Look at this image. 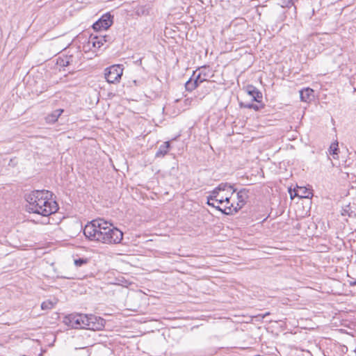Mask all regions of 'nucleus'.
<instances>
[{
  "label": "nucleus",
  "mask_w": 356,
  "mask_h": 356,
  "mask_svg": "<svg viewBox=\"0 0 356 356\" xmlns=\"http://www.w3.org/2000/svg\"><path fill=\"white\" fill-rule=\"evenodd\" d=\"M83 234L90 241L104 244H118L123 238L122 231L100 218L88 222L84 227Z\"/></svg>",
  "instance_id": "1"
},
{
  "label": "nucleus",
  "mask_w": 356,
  "mask_h": 356,
  "mask_svg": "<svg viewBox=\"0 0 356 356\" xmlns=\"http://www.w3.org/2000/svg\"><path fill=\"white\" fill-rule=\"evenodd\" d=\"M52 193L46 190L34 191L26 195L27 210L29 212L48 216L57 211L58 207L51 199Z\"/></svg>",
  "instance_id": "2"
},
{
  "label": "nucleus",
  "mask_w": 356,
  "mask_h": 356,
  "mask_svg": "<svg viewBox=\"0 0 356 356\" xmlns=\"http://www.w3.org/2000/svg\"><path fill=\"white\" fill-rule=\"evenodd\" d=\"M228 189H230L231 195H233L236 189L234 187V186L228 184V183H221L217 187H216L212 191L209 193V200H215L218 204H222L224 202L226 203V205L229 204L230 196L222 197L221 195L220 192L227 191Z\"/></svg>",
  "instance_id": "3"
},
{
  "label": "nucleus",
  "mask_w": 356,
  "mask_h": 356,
  "mask_svg": "<svg viewBox=\"0 0 356 356\" xmlns=\"http://www.w3.org/2000/svg\"><path fill=\"white\" fill-rule=\"evenodd\" d=\"M249 190L247 188H241L236 193L237 202L236 204L230 203L224 207V214L233 215L237 213L246 204L247 200L249 197Z\"/></svg>",
  "instance_id": "4"
},
{
  "label": "nucleus",
  "mask_w": 356,
  "mask_h": 356,
  "mask_svg": "<svg viewBox=\"0 0 356 356\" xmlns=\"http://www.w3.org/2000/svg\"><path fill=\"white\" fill-rule=\"evenodd\" d=\"M123 74V67L120 65H113L106 67L104 70V76L109 83H119Z\"/></svg>",
  "instance_id": "5"
},
{
  "label": "nucleus",
  "mask_w": 356,
  "mask_h": 356,
  "mask_svg": "<svg viewBox=\"0 0 356 356\" xmlns=\"http://www.w3.org/2000/svg\"><path fill=\"white\" fill-rule=\"evenodd\" d=\"M87 314H71L65 318L64 322L73 328H85Z\"/></svg>",
  "instance_id": "6"
},
{
  "label": "nucleus",
  "mask_w": 356,
  "mask_h": 356,
  "mask_svg": "<svg viewBox=\"0 0 356 356\" xmlns=\"http://www.w3.org/2000/svg\"><path fill=\"white\" fill-rule=\"evenodd\" d=\"M104 324L105 321L102 318L92 314H87L86 329L91 330H100L104 327Z\"/></svg>",
  "instance_id": "7"
},
{
  "label": "nucleus",
  "mask_w": 356,
  "mask_h": 356,
  "mask_svg": "<svg viewBox=\"0 0 356 356\" xmlns=\"http://www.w3.org/2000/svg\"><path fill=\"white\" fill-rule=\"evenodd\" d=\"M113 24L112 17L110 14L104 15L99 20L93 24L94 30L99 31L108 29Z\"/></svg>",
  "instance_id": "8"
},
{
  "label": "nucleus",
  "mask_w": 356,
  "mask_h": 356,
  "mask_svg": "<svg viewBox=\"0 0 356 356\" xmlns=\"http://www.w3.org/2000/svg\"><path fill=\"white\" fill-rule=\"evenodd\" d=\"M152 2L151 1H148L143 4L138 5L135 8L134 11L136 15L138 16H147L152 10Z\"/></svg>",
  "instance_id": "9"
},
{
  "label": "nucleus",
  "mask_w": 356,
  "mask_h": 356,
  "mask_svg": "<svg viewBox=\"0 0 356 356\" xmlns=\"http://www.w3.org/2000/svg\"><path fill=\"white\" fill-rule=\"evenodd\" d=\"M196 72L197 71L193 72V77L195 80L198 81L199 85L202 82L207 81V78L209 77V70L205 66L199 69V73L197 75Z\"/></svg>",
  "instance_id": "10"
},
{
  "label": "nucleus",
  "mask_w": 356,
  "mask_h": 356,
  "mask_svg": "<svg viewBox=\"0 0 356 356\" xmlns=\"http://www.w3.org/2000/svg\"><path fill=\"white\" fill-rule=\"evenodd\" d=\"M247 92L251 97L252 99L260 103L262 99L261 92L253 86L247 87Z\"/></svg>",
  "instance_id": "11"
},
{
  "label": "nucleus",
  "mask_w": 356,
  "mask_h": 356,
  "mask_svg": "<svg viewBox=\"0 0 356 356\" xmlns=\"http://www.w3.org/2000/svg\"><path fill=\"white\" fill-rule=\"evenodd\" d=\"M106 35H91L90 38L89 43L92 44L95 48H100L104 42L107 41Z\"/></svg>",
  "instance_id": "12"
},
{
  "label": "nucleus",
  "mask_w": 356,
  "mask_h": 356,
  "mask_svg": "<svg viewBox=\"0 0 356 356\" xmlns=\"http://www.w3.org/2000/svg\"><path fill=\"white\" fill-rule=\"evenodd\" d=\"M300 97L302 102H310L314 97V90L309 88L302 89L300 91Z\"/></svg>",
  "instance_id": "13"
},
{
  "label": "nucleus",
  "mask_w": 356,
  "mask_h": 356,
  "mask_svg": "<svg viewBox=\"0 0 356 356\" xmlns=\"http://www.w3.org/2000/svg\"><path fill=\"white\" fill-rule=\"evenodd\" d=\"M63 109H57L54 111L51 114L48 115L46 118V120L48 123H54L63 113Z\"/></svg>",
  "instance_id": "14"
},
{
  "label": "nucleus",
  "mask_w": 356,
  "mask_h": 356,
  "mask_svg": "<svg viewBox=\"0 0 356 356\" xmlns=\"http://www.w3.org/2000/svg\"><path fill=\"white\" fill-rule=\"evenodd\" d=\"M170 146V142L167 141V142L163 143V144H162L159 147L158 151L156 153L155 156L158 157V158L163 157L168 152Z\"/></svg>",
  "instance_id": "15"
},
{
  "label": "nucleus",
  "mask_w": 356,
  "mask_h": 356,
  "mask_svg": "<svg viewBox=\"0 0 356 356\" xmlns=\"http://www.w3.org/2000/svg\"><path fill=\"white\" fill-rule=\"evenodd\" d=\"M198 86V81L195 80L194 78H191L185 84L186 90L189 92L194 90Z\"/></svg>",
  "instance_id": "16"
},
{
  "label": "nucleus",
  "mask_w": 356,
  "mask_h": 356,
  "mask_svg": "<svg viewBox=\"0 0 356 356\" xmlns=\"http://www.w3.org/2000/svg\"><path fill=\"white\" fill-rule=\"evenodd\" d=\"M54 303L51 300H46L42 302L41 308L43 310H49L54 307Z\"/></svg>",
  "instance_id": "17"
},
{
  "label": "nucleus",
  "mask_w": 356,
  "mask_h": 356,
  "mask_svg": "<svg viewBox=\"0 0 356 356\" xmlns=\"http://www.w3.org/2000/svg\"><path fill=\"white\" fill-rule=\"evenodd\" d=\"M300 191H302V194L300 195V197H305V198H309L312 196V193L311 191L307 189H304L302 187L299 188Z\"/></svg>",
  "instance_id": "18"
},
{
  "label": "nucleus",
  "mask_w": 356,
  "mask_h": 356,
  "mask_svg": "<svg viewBox=\"0 0 356 356\" xmlns=\"http://www.w3.org/2000/svg\"><path fill=\"white\" fill-rule=\"evenodd\" d=\"M88 261V259H85V258H79V259H74V264L76 266H81L86 264H87Z\"/></svg>",
  "instance_id": "19"
},
{
  "label": "nucleus",
  "mask_w": 356,
  "mask_h": 356,
  "mask_svg": "<svg viewBox=\"0 0 356 356\" xmlns=\"http://www.w3.org/2000/svg\"><path fill=\"white\" fill-rule=\"evenodd\" d=\"M293 4V0H284L282 7H289Z\"/></svg>",
  "instance_id": "20"
},
{
  "label": "nucleus",
  "mask_w": 356,
  "mask_h": 356,
  "mask_svg": "<svg viewBox=\"0 0 356 356\" xmlns=\"http://www.w3.org/2000/svg\"><path fill=\"white\" fill-rule=\"evenodd\" d=\"M244 107L248 108H254V110H259V106H258L257 105L252 104H245L244 106Z\"/></svg>",
  "instance_id": "21"
},
{
  "label": "nucleus",
  "mask_w": 356,
  "mask_h": 356,
  "mask_svg": "<svg viewBox=\"0 0 356 356\" xmlns=\"http://www.w3.org/2000/svg\"><path fill=\"white\" fill-rule=\"evenodd\" d=\"M231 191H232L230 189H228V191H226L227 192L226 193L221 194V195H222V197H226V196H230L231 197L232 195H231Z\"/></svg>",
  "instance_id": "22"
},
{
  "label": "nucleus",
  "mask_w": 356,
  "mask_h": 356,
  "mask_svg": "<svg viewBox=\"0 0 356 356\" xmlns=\"http://www.w3.org/2000/svg\"><path fill=\"white\" fill-rule=\"evenodd\" d=\"M213 208H215L216 209L221 211L222 213H224V208H221L219 205H216L215 204V207H213Z\"/></svg>",
  "instance_id": "23"
},
{
  "label": "nucleus",
  "mask_w": 356,
  "mask_h": 356,
  "mask_svg": "<svg viewBox=\"0 0 356 356\" xmlns=\"http://www.w3.org/2000/svg\"><path fill=\"white\" fill-rule=\"evenodd\" d=\"M70 64V61L69 60H67L65 63L64 62L63 60H62V61L60 63V65H63V66H67L68 65Z\"/></svg>",
  "instance_id": "24"
},
{
  "label": "nucleus",
  "mask_w": 356,
  "mask_h": 356,
  "mask_svg": "<svg viewBox=\"0 0 356 356\" xmlns=\"http://www.w3.org/2000/svg\"><path fill=\"white\" fill-rule=\"evenodd\" d=\"M212 200H209V197H207V204L210 207H215V204L213 202H211Z\"/></svg>",
  "instance_id": "25"
},
{
  "label": "nucleus",
  "mask_w": 356,
  "mask_h": 356,
  "mask_svg": "<svg viewBox=\"0 0 356 356\" xmlns=\"http://www.w3.org/2000/svg\"><path fill=\"white\" fill-rule=\"evenodd\" d=\"M268 315H270V312H266L264 314H259L258 316H261V318H264Z\"/></svg>",
  "instance_id": "26"
},
{
  "label": "nucleus",
  "mask_w": 356,
  "mask_h": 356,
  "mask_svg": "<svg viewBox=\"0 0 356 356\" xmlns=\"http://www.w3.org/2000/svg\"><path fill=\"white\" fill-rule=\"evenodd\" d=\"M330 149L332 150V153L333 154H336V151L337 150V149L336 147L334 148H332V145L330 147Z\"/></svg>",
  "instance_id": "27"
}]
</instances>
